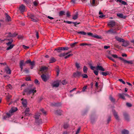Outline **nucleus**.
<instances>
[{"label": "nucleus", "mask_w": 134, "mask_h": 134, "mask_svg": "<svg viewBox=\"0 0 134 134\" xmlns=\"http://www.w3.org/2000/svg\"><path fill=\"white\" fill-rule=\"evenodd\" d=\"M41 77L42 80L44 82H46L48 79V77L44 74H42L41 76Z\"/></svg>", "instance_id": "obj_9"}, {"label": "nucleus", "mask_w": 134, "mask_h": 134, "mask_svg": "<svg viewBox=\"0 0 134 134\" xmlns=\"http://www.w3.org/2000/svg\"><path fill=\"white\" fill-rule=\"evenodd\" d=\"M87 88V86H85L83 87L82 90V91L83 92H84L86 89Z\"/></svg>", "instance_id": "obj_58"}, {"label": "nucleus", "mask_w": 134, "mask_h": 134, "mask_svg": "<svg viewBox=\"0 0 134 134\" xmlns=\"http://www.w3.org/2000/svg\"><path fill=\"white\" fill-rule=\"evenodd\" d=\"M125 61V63H127L128 64H132L133 63V62L132 61H127L126 60Z\"/></svg>", "instance_id": "obj_34"}, {"label": "nucleus", "mask_w": 134, "mask_h": 134, "mask_svg": "<svg viewBox=\"0 0 134 134\" xmlns=\"http://www.w3.org/2000/svg\"><path fill=\"white\" fill-rule=\"evenodd\" d=\"M24 65V61L23 60H22L20 62V67L21 69V70H22L23 69V66Z\"/></svg>", "instance_id": "obj_19"}, {"label": "nucleus", "mask_w": 134, "mask_h": 134, "mask_svg": "<svg viewBox=\"0 0 134 134\" xmlns=\"http://www.w3.org/2000/svg\"><path fill=\"white\" fill-rule=\"evenodd\" d=\"M64 22L65 23H66L68 24H71V23H72V21H64Z\"/></svg>", "instance_id": "obj_52"}, {"label": "nucleus", "mask_w": 134, "mask_h": 134, "mask_svg": "<svg viewBox=\"0 0 134 134\" xmlns=\"http://www.w3.org/2000/svg\"><path fill=\"white\" fill-rule=\"evenodd\" d=\"M105 16V15L103 14H102L99 16V17L101 18H103Z\"/></svg>", "instance_id": "obj_62"}, {"label": "nucleus", "mask_w": 134, "mask_h": 134, "mask_svg": "<svg viewBox=\"0 0 134 134\" xmlns=\"http://www.w3.org/2000/svg\"><path fill=\"white\" fill-rule=\"evenodd\" d=\"M69 127V125L67 123H65L64 124V127L65 129H67Z\"/></svg>", "instance_id": "obj_37"}, {"label": "nucleus", "mask_w": 134, "mask_h": 134, "mask_svg": "<svg viewBox=\"0 0 134 134\" xmlns=\"http://www.w3.org/2000/svg\"><path fill=\"white\" fill-rule=\"evenodd\" d=\"M111 60H112L113 62H116L115 60L114 59H113L112 57H108Z\"/></svg>", "instance_id": "obj_59"}, {"label": "nucleus", "mask_w": 134, "mask_h": 134, "mask_svg": "<svg viewBox=\"0 0 134 134\" xmlns=\"http://www.w3.org/2000/svg\"><path fill=\"white\" fill-rule=\"evenodd\" d=\"M87 34L90 36H91L93 37V34L92 33L90 32H88L87 33Z\"/></svg>", "instance_id": "obj_55"}, {"label": "nucleus", "mask_w": 134, "mask_h": 134, "mask_svg": "<svg viewBox=\"0 0 134 134\" xmlns=\"http://www.w3.org/2000/svg\"><path fill=\"white\" fill-rule=\"evenodd\" d=\"M19 9L21 13H23L25 11V7L22 4L19 7Z\"/></svg>", "instance_id": "obj_4"}, {"label": "nucleus", "mask_w": 134, "mask_h": 134, "mask_svg": "<svg viewBox=\"0 0 134 134\" xmlns=\"http://www.w3.org/2000/svg\"><path fill=\"white\" fill-rule=\"evenodd\" d=\"M36 37L37 38H38L39 37V35L38 32L37 31H36Z\"/></svg>", "instance_id": "obj_64"}, {"label": "nucleus", "mask_w": 134, "mask_h": 134, "mask_svg": "<svg viewBox=\"0 0 134 134\" xmlns=\"http://www.w3.org/2000/svg\"><path fill=\"white\" fill-rule=\"evenodd\" d=\"M6 73L8 74H10L11 73V71L9 68L8 67H6L5 69Z\"/></svg>", "instance_id": "obj_15"}, {"label": "nucleus", "mask_w": 134, "mask_h": 134, "mask_svg": "<svg viewBox=\"0 0 134 134\" xmlns=\"http://www.w3.org/2000/svg\"><path fill=\"white\" fill-rule=\"evenodd\" d=\"M119 96L120 98H121L122 99L124 100L125 99L124 93L119 94Z\"/></svg>", "instance_id": "obj_21"}, {"label": "nucleus", "mask_w": 134, "mask_h": 134, "mask_svg": "<svg viewBox=\"0 0 134 134\" xmlns=\"http://www.w3.org/2000/svg\"><path fill=\"white\" fill-rule=\"evenodd\" d=\"M11 96L9 95L7 97V99L8 101L11 98Z\"/></svg>", "instance_id": "obj_60"}, {"label": "nucleus", "mask_w": 134, "mask_h": 134, "mask_svg": "<svg viewBox=\"0 0 134 134\" xmlns=\"http://www.w3.org/2000/svg\"><path fill=\"white\" fill-rule=\"evenodd\" d=\"M81 75V72L77 71L76 72L73 73V76L75 77H79Z\"/></svg>", "instance_id": "obj_6"}, {"label": "nucleus", "mask_w": 134, "mask_h": 134, "mask_svg": "<svg viewBox=\"0 0 134 134\" xmlns=\"http://www.w3.org/2000/svg\"><path fill=\"white\" fill-rule=\"evenodd\" d=\"M110 99V100L111 102H115V100L111 96H110L109 97Z\"/></svg>", "instance_id": "obj_42"}, {"label": "nucleus", "mask_w": 134, "mask_h": 134, "mask_svg": "<svg viewBox=\"0 0 134 134\" xmlns=\"http://www.w3.org/2000/svg\"><path fill=\"white\" fill-rule=\"evenodd\" d=\"M96 0H93L92 3V5H95Z\"/></svg>", "instance_id": "obj_49"}, {"label": "nucleus", "mask_w": 134, "mask_h": 134, "mask_svg": "<svg viewBox=\"0 0 134 134\" xmlns=\"http://www.w3.org/2000/svg\"><path fill=\"white\" fill-rule=\"evenodd\" d=\"M14 46V44H11L9 46V47H7V50H10L12 49Z\"/></svg>", "instance_id": "obj_32"}, {"label": "nucleus", "mask_w": 134, "mask_h": 134, "mask_svg": "<svg viewBox=\"0 0 134 134\" xmlns=\"http://www.w3.org/2000/svg\"><path fill=\"white\" fill-rule=\"evenodd\" d=\"M34 5L35 6H36L38 4V2L37 1H35L33 2Z\"/></svg>", "instance_id": "obj_43"}, {"label": "nucleus", "mask_w": 134, "mask_h": 134, "mask_svg": "<svg viewBox=\"0 0 134 134\" xmlns=\"http://www.w3.org/2000/svg\"><path fill=\"white\" fill-rule=\"evenodd\" d=\"M113 112L115 118L117 120H119V117L117 113L114 110H113Z\"/></svg>", "instance_id": "obj_16"}, {"label": "nucleus", "mask_w": 134, "mask_h": 134, "mask_svg": "<svg viewBox=\"0 0 134 134\" xmlns=\"http://www.w3.org/2000/svg\"><path fill=\"white\" fill-rule=\"evenodd\" d=\"M80 129L81 128L80 127H79L77 131H76V134H78L79 133V132L80 130Z\"/></svg>", "instance_id": "obj_44"}, {"label": "nucleus", "mask_w": 134, "mask_h": 134, "mask_svg": "<svg viewBox=\"0 0 134 134\" xmlns=\"http://www.w3.org/2000/svg\"><path fill=\"white\" fill-rule=\"evenodd\" d=\"M116 39L118 41L120 42H123L124 41V40L121 38H120L118 37H115Z\"/></svg>", "instance_id": "obj_14"}, {"label": "nucleus", "mask_w": 134, "mask_h": 134, "mask_svg": "<svg viewBox=\"0 0 134 134\" xmlns=\"http://www.w3.org/2000/svg\"><path fill=\"white\" fill-rule=\"evenodd\" d=\"M36 89L35 87H34L32 88H27L24 90V91L27 94H32L33 95H34V93L36 92Z\"/></svg>", "instance_id": "obj_2"}, {"label": "nucleus", "mask_w": 134, "mask_h": 134, "mask_svg": "<svg viewBox=\"0 0 134 134\" xmlns=\"http://www.w3.org/2000/svg\"><path fill=\"white\" fill-rule=\"evenodd\" d=\"M8 40L9 41V42L6 43L7 45L8 46H9L10 45L12 44H11L13 42V40L12 39H10V40L8 39Z\"/></svg>", "instance_id": "obj_22"}, {"label": "nucleus", "mask_w": 134, "mask_h": 134, "mask_svg": "<svg viewBox=\"0 0 134 134\" xmlns=\"http://www.w3.org/2000/svg\"><path fill=\"white\" fill-rule=\"evenodd\" d=\"M75 66L76 68L78 69H79L80 68V66L79 64L77 63H75Z\"/></svg>", "instance_id": "obj_41"}, {"label": "nucleus", "mask_w": 134, "mask_h": 134, "mask_svg": "<svg viewBox=\"0 0 134 134\" xmlns=\"http://www.w3.org/2000/svg\"><path fill=\"white\" fill-rule=\"evenodd\" d=\"M62 83L63 85H65L67 83V82L65 80H64L62 81Z\"/></svg>", "instance_id": "obj_40"}, {"label": "nucleus", "mask_w": 134, "mask_h": 134, "mask_svg": "<svg viewBox=\"0 0 134 134\" xmlns=\"http://www.w3.org/2000/svg\"><path fill=\"white\" fill-rule=\"evenodd\" d=\"M47 68L45 66H43L41 68L40 70L41 71L43 72L45 70H47Z\"/></svg>", "instance_id": "obj_26"}, {"label": "nucleus", "mask_w": 134, "mask_h": 134, "mask_svg": "<svg viewBox=\"0 0 134 134\" xmlns=\"http://www.w3.org/2000/svg\"><path fill=\"white\" fill-rule=\"evenodd\" d=\"M17 110V108L16 107H13L12 108L11 110L9 111L8 113H7L6 114L7 116L4 115L3 116V120H5L7 118H9L10 116L13 115V113L14 112Z\"/></svg>", "instance_id": "obj_1"}, {"label": "nucleus", "mask_w": 134, "mask_h": 134, "mask_svg": "<svg viewBox=\"0 0 134 134\" xmlns=\"http://www.w3.org/2000/svg\"><path fill=\"white\" fill-rule=\"evenodd\" d=\"M72 23L75 26H76V25L79 24V23H77V22H72Z\"/></svg>", "instance_id": "obj_63"}, {"label": "nucleus", "mask_w": 134, "mask_h": 134, "mask_svg": "<svg viewBox=\"0 0 134 134\" xmlns=\"http://www.w3.org/2000/svg\"><path fill=\"white\" fill-rule=\"evenodd\" d=\"M122 4L124 5H127V3L123 1H121V2Z\"/></svg>", "instance_id": "obj_47"}, {"label": "nucleus", "mask_w": 134, "mask_h": 134, "mask_svg": "<svg viewBox=\"0 0 134 134\" xmlns=\"http://www.w3.org/2000/svg\"><path fill=\"white\" fill-rule=\"evenodd\" d=\"M117 16L120 18L123 19L125 18L126 17V16H124L123 14L122 13L118 14H117Z\"/></svg>", "instance_id": "obj_17"}, {"label": "nucleus", "mask_w": 134, "mask_h": 134, "mask_svg": "<svg viewBox=\"0 0 134 134\" xmlns=\"http://www.w3.org/2000/svg\"><path fill=\"white\" fill-rule=\"evenodd\" d=\"M6 20L7 21H11V19L10 16L8 14L6 13Z\"/></svg>", "instance_id": "obj_18"}, {"label": "nucleus", "mask_w": 134, "mask_h": 134, "mask_svg": "<svg viewBox=\"0 0 134 134\" xmlns=\"http://www.w3.org/2000/svg\"><path fill=\"white\" fill-rule=\"evenodd\" d=\"M96 69L98 70H100L102 71H105V69L102 66H99L98 65H97V66L96 67Z\"/></svg>", "instance_id": "obj_8"}, {"label": "nucleus", "mask_w": 134, "mask_h": 134, "mask_svg": "<svg viewBox=\"0 0 134 134\" xmlns=\"http://www.w3.org/2000/svg\"><path fill=\"white\" fill-rule=\"evenodd\" d=\"M123 43L122 44V45L123 46H124L125 47H126L128 45H129V41H125L123 42Z\"/></svg>", "instance_id": "obj_13"}, {"label": "nucleus", "mask_w": 134, "mask_h": 134, "mask_svg": "<svg viewBox=\"0 0 134 134\" xmlns=\"http://www.w3.org/2000/svg\"><path fill=\"white\" fill-rule=\"evenodd\" d=\"M56 60V59L52 57L49 60V63H53L55 62Z\"/></svg>", "instance_id": "obj_23"}, {"label": "nucleus", "mask_w": 134, "mask_h": 134, "mask_svg": "<svg viewBox=\"0 0 134 134\" xmlns=\"http://www.w3.org/2000/svg\"><path fill=\"white\" fill-rule=\"evenodd\" d=\"M119 80L120 82H121L122 83H123L124 84H125V82L123 80L121 79H119Z\"/></svg>", "instance_id": "obj_51"}, {"label": "nucleus", "mask_w": 134, "mask_h": 134, "mask_svg": "<svg viewBox=\"0 0 134 134\" xmlns=\"http://www.w3.org/2000/svg\"><path fill=\"white\" fill-rule=\"evenodd\" d=\"M119 58L121 60L123 61L124 62V63H125V60H126L124 59L123 58H122V57H119Z\"/></svg>", "instance_id": "obj_56"}, {"label": "nucleus", "mask_w": 134, "mask_h": 134, "mask_svg": "<svg viewBox=\"0 0 134 134\" xmlns=\"http://www.w3.org/2000/svg\"><path fill=\"white\" fill-rule=\"evenodd\" d=\"M69 48L68 47H63V50H67L69 49Z\"/></svg>", "instance_id": "obj_53"}, {"label": "nucleus", "mask_w": 134, "mask_h": 134, "mask_svg": "<svg viewBox=\"0 0 134 134\" xmlns=\"http://www.w3.org/2000/svg\"><path fill=\"white\" fill-rule=\"evenodd\" d=\"M93 72L96 75H98V72L97 71L94 70L93 71Z\"/></svg>", "instance_id": "obj_50"}, {"label": "nucleus", "mask_w": 134, "mask_h": 134, "mask_svg": "<svg viewBox=\"0 0 134 134\" xmlns=\"http://www.w3.org/2000/svg\"><path fill=\"white\" fill-rule=\"evenodd\" d=\"M62 111L60 110H57L55 112V113L58 115H61L62 113Z\"/></svg>", "instance_id": "obj_20"}, {"label": "nucleus", "mask_w": 134, "mask_h": 134, "mask_svg": "<svg viewBox=\"0 0 134 134\" xmlns=\"http://www.w3.org/2000/svg\"><path fill=\"white\" fill-rule=\"evenodd\" d=\"M41 111L43 114L44 115H46L47 112L46 111H44L43 109H42L40 110Z\"/></svg>", "instance_id": "obj_39"}, {"label": "nucleus", "mask_w": 134, "mask_h": 134, "mask_svg": "<svg viewBox=\"0 0 134 134\" xmlns=\"http://www.w3.org/2000/svg\"><path fill=\"white\" fill-rule=\"evenodd\" d=\"M81 75L83 78H87L88 77V76L86 74H81Z\"/></svg>", "instance_id": "obj_36"}, {"label": "nucleus", "mask_w": 134, "mask_h": 134, "mask_svg": "<svg viewBox=\"0 0 134 134\" xmlns=\"http://www.w3.org/2000/svg\"><path fill=\"white\" fill-rule=\"evenodd\" d=\"M40 114L38 113H36L34 118L35 119L36 122L38 124L41 123L42 122V120L40 118Z\"/></svg>", "instance_id": "obj_3"}, {"label": "nucleus", "mask_w": 134, "mask_h": 134, "mask_svg": "<svg viewBox=\"0 0 134 134\" xmlns=\"http://www.w3.org/2000/svg\"><path fill=\"white\" fill-rule=\"evenodd\" d=\"M61 104L59 103H55V105L57 106H58L61 105Z\"/></svg>", "instance_id": "obj_61"}, {"label": "nucleus", "mask_w": 134, "mask_h": 134, "mask_svg": "<svg viewBox=\"0 0 134 134\" xmlns=\"http://www.w3.org/2000/svg\"><path fill=\"white\" fill-rule=\"evenodd\" d=\"M30 111V109L29 108H27L26 109L25 111L24 112V113L25 114V115L26 116H29L30 115H31V114H30L29 113Z\"/></svg>", "instance_id": "obj_7"}, {"label": "nucleus", "mask_w": 134, "mask_h": 134, "mask_svg": "<svg viewBox=\"0 0 134 134\" xmlns=\"http://www.w3.org/2000/svg\"><path fill=\"white\" fill-rule=\"evenodd\" d=\"M100 74L104 76H106L109 74L108 72H101L100 73Z\"/></svg>", "instance_id": "obj_31"}, {"label": "nucleus", "mask_w": 134, "mask_h": 134, "mask_svg": "<svg viewBox=\"0 0 134 134\" xmlns=\"http://www.w3.org/2000/svg\"><path fill=\"white\" fill-rule=\"evenodd\" d=\"M66 14V16L67 17H69L70 16V13L68 11H67V12Z\"/></svg>", "instance_id": "obj_57"}, {"label": "nucleus", "mask_w": 134, "mask_h": 134, "mask_svg": "<svg viewBox=\"0 0 134 134\" xmlns=\"http://www.w3.org/2000/svg\"><path fill=\"white\" fill-rule=\"evenodd\" d=\"M78 42H76L73 43H71L70 44V46L72 48H73L75 46V45Z\"/></svg>", "instance_id": "obj_33"}, {"label": "nucleus", "mask_w": 134, "mask_h": 134, "mask_svg": "<svg viewBox=\"0 0 134 134\" xmlns=\"http://www.w3.org/2000/svg\"><path fill=\"white\" fill-rule=\"evenodd\" d=\"M65 12L63 11H61L59 13V16H62L65 14Z\"/></svg>", "instance_id": "obj_25"}, {"label": "nucleus", "mask_w": 134, "mask_h": 134, "mask_svg": "<svg viewBox=\"0 0 134 134\" xmlns=\"http://www.w3.org/2000/svg\"><path fill=\"white\" fill-rule=\"evenodd\" d=\"M35 83L36 85H39L40 83L38 80L37 79H36L35 80Z\"/></svg>", "instance_id": "obj_45"}, {"label": "nucleus", "mask_w": 134, "mask_h": 134, "mask_svg": "<svg viewBox=\"0 0 134 134\" xmlns=\"http://www.w3.org/2000/svg\"><path fill=\"white\" fill-rule=\"evenodd\" d=\"M17 35V34H12L11 33L9 32V37H15Z\"/></svg>", "instance_id": "obj_29"}, {"label": "nucleus", "mask_w": 134, "mask_h": 134, "mask_svg": "<svg viewBox=\"0 0 134 134\" xmlns=\"http://www.w3.org/2000/svg\"><path fill=\"white\" fill-rule=\"evenodd\" d=\"M31 66H34L35 65V62L34 61H33L32 62H31L30 63Z\"/></svg>", "instance_id": "obj_54"}, {"label": "nucleus", "mask_w": 134, "mask_h": 134, "mask_svg": "<svg viewBox=\"0 0 134 134\" xmlns=\"http://www.w3.org/2000/svg\"><path fill=\"white\" fill-rule=\"evenodd\" d=\"M78 13H76V14L74 15L72 17V19L74 20L76 19L78 17Z\"/></svg>", "instance_id": "obj_27"}, {"label": "nucleus", "mask_w": 134, "mask_h": 134, "mask_svg": "<svg viewBox=\"0 0 134 134\" xmlns=\"http://www.w3.org/2000/svg\"><path fill=\"white\" fill-rule=\"evenodd\" d=\"M59 86V83L55 81L53 82L52 84V86L53 87H57Z\"/></svg>", "instance_id": "obj_10"}, {"label": "nucleus", "mask_w": 134, "mask_h": 134, "mask_svg": "<svg viewBox=\"0 0 134 134\" xmlns=\"http://www.w3.org/2000/svg\"><path fill=\"white\" fill-rule=\"evenodd\" d=\"M108 25L111 27H112L115 25V22L113 21H110L108 24Z\"/></svg>", "instance_id": "obj_12"}, {"label": "nucleus", "mask_w": 134, "mask_h": 134, "mask_svg": "<svg viewBox=\"0 0 134 134\" xmlns=\"http://www.w3.org/2000/svg\"><path fill=\"white\" fill-rule=\"evenodd\" d=\"M66 55V53H64L60 54H59V56L60 57H62L65 56Z\"/></svg>", "instance_id": "obj_35"}, {"label": "nucleus", "mask_w": 134, "mask_h": 134, "mask_svg": "<svg viewBox=\"0 0 134 134\" xmlns=\"http://www.w3.org/2000/svg\"><path fill=\"white\" fill-rule=\"evenodd\" d=\"M29 16L31 19L32 21L34 22H37V19L35 18L33 14H31L29 15Z\"/></svg>", "instance_id": "obj_5"}, {"label": "nucleus", "mask_w": 134, "mask_h": 134, "mask_svg": "<svg viewBox=\"0 0 134 134\" xmlns=\"http://www.w3.org/2000/svg\"><path fill=\"white\" fill-rule=\"evenodd\" d=\"M88 68L87 67L84 66L83 68V71L84 73H86L87 72Z\"/></svg>", "instance_id": "obj_30"}, {"label": "nucleus", "mask_w": 134, "mask_h": 134, "mask_svg": "<svg viewBox=\"0 0 134 134\" xmlns=\"http://www.w3.org/2000/svg\"><path fill=\"white\" fill-rule=\"evenodd\" d=\"M126 105L128 107H130L132 106L131 104L129 103H126Z\"/></svg>", "instance_id": "obj_46"}, {"label": "nucleus", "mask_w": 134, "mask_h": 134, "mask_svg": "<svg viewBox=\"0 0 134 134\" xmlns=\"http://www.w3.org/2000/svg\"><path fill=\"white\" fill-rule=\"evenodd\" d=\"M77 33L79 34H81L83 35H86V32L83 31L77 32Z\"/></svg>", "instance_id": "obj_38"}, {"label": "nucleus", "mask_w": 134, "mask_h": 134, "mask_svg": "<svg viewBox=\"0 0 134 134\" xmlns=\"http://www.w3.org/2000/svg\"><path fill=\"white\" fill-rule=\"evenodd\" d=\"M89 44L87 43H82L80 44L81 46H84L85 45H88Z\"/></svg>", "instance_id": "obj_48"}, {"label": "nucleus", "mask_w": 134, "mask_h": 134, "mask_svg": "<svg viewBox=\"0 0 134 134\" xmlns=\"http://www.w3.org/2000/svg\"><path fill=\"white\" fill-rule=\"evenodd\" d=\"M93 37L97 39H101L102 38V37L101 36L96 35H93Z\"/></svg>", "instance_id": "obj_24"}, {"label": "nucleus", "mask_w": 134, "mask_h": 134, "mask_svg": "<svg viewBox=\"0 0 134 134\" xmlns=\"http://www.w3.org/2000/svg\"><path fill=\"white\" fill-rule=\"evenodd\" d=\"M122 134H128L129 132L128 130H124L122 131Z\"/></svg>", "instance_id": "obj_28"}, {"label": "nucleus", "mask_w": 134, "mask_h": 134, "mask_svg": "<svg viewBox=\"0 0 134 134\" xmlns=\"http://www.w3.org/2000/svg\"><path fill=\"white\" fill-rule=\"evenodd\" d=\"M21 100L22 101V103L23 104V106L25 107H26L27 104V102L26 100L22 99Z\"/></svg>", "instance_id": "obj_11"}]
</instances>
